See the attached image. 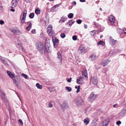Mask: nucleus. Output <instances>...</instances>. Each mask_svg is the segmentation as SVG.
Segmentation results:
<instances>
[{
  "label": "nucleus",
  "mask_w": 126,
  "mask_h": 126,
  "mask_svg": "<svg viewBox=\"0 0 126 126\" xmlns=\"http://www.w3.org/2000/svg\"><path fill=\"white\" fill-rule=\"evenodd\" d=\"M18 122L20 123L21 125L23 124V123L21 120L20 119H19L18 120Z\"/></svg>",
  "instance_id": "nucleus-50"
},
{
  "label": "nucleus",
  "mask_w": 126,
  "mask_h": 126,
  "mask_svg": "<svg viewBox=\"0 0 126 126\" xmlns=\"http://www.w3.org/2000/svg\"><path fill=\"white\" fill-rule=\"evenodd\" d=\"M116 124L117 125L119 126L120 124H121V122L120 121H119L116 122Z\"/></svg>",
  "instance_id": "nucleus-46"
},
{
  "label": "nucleus",
  "mask_w": 126,
  "mask_h": 126,
  "mask_svg": "<svg viewBox=\"0 0 126 126\" xmlns=\"http://www.w3.org/2000/svg\"><path fill=\"white\" fill-rule=\"evenodd\" d=\"M74 23V22H72V20H71L69 22H68V24L69 26V27H70Z\"/></svg>",
  "instance_id": "nucleus-34"
},
{
  "label": "nucleus",
  "mask_w": 126,
  "mask_h": 126,
  "mask_svg": "<svg viewBox=\"0 0 126 126\" xmlns=\"http://www.w3.org/2000/svg\"><path fill=\"white\" fill-rule=\"evenodd\" d=\"M52 41L53 42V43H59V40H58L57 38H52Z\"/></svg>",
  "instance_id": "nucleus-30"
},
{
  "label": "nucleus",
  "mask_w": 126,
  "mask_h": 126,
  "mask_svg": "<svg viewBox=\"0 0 126 126\" xmlns=\"http://www.w3.org/2000/svg\"><path fill=\"white\" fill-rule=\"evenodd\" d=\"M74 14L72 13H69L68 16V17L70 18H72Z\"/></svg>",
  "instance_id": "nucleus-32"
},
{
  "label": "nucleus",
  "mask_w": 126,
  "mask_h": 126,
  "mask_svg": "<svg viewBox=\"0 0 126 126\" xmlns=\"http://www.w3.org/2000/svg\"><path fill=\"white\" fill-rule=\"evenodd\" d=\"M96 31L95 30H94L93 31H91L90 32V34L91 36H93L96 34Z\"/></svg>",
  "instance_id": "nucleus-28"
},
{
  "label": "nucleus",
  "mask_w": 126,
  "mask_h": 126,
  "mask_svg": "<svg viewBox=\"0 0 126 126\" xmlns=\"http://www.w3.org/2000/svg\"><path fill=\"white\" fill-rule=\"evenodd\" d=\"M48 106L49 107L51 108L53 107V105L50 102L49 103Z\"/></svg>",
  "instance_id": "nucleus-47"
},
{
  "label": "nucleus",
  "mask_w": 126,
  "mask_h": 126,
  "mask_svg": "<svg viewBox=\"0 0 126 126\" xmlns=\"http://www.w3.org/2000/svg\"><path fill=\"white\" fill-rule=\"evenodd\" d=\"M90 59L92 61L95 60L96 58V56L94 54H92L89 57Z\"/></svg>",
  "instance_id": "nucleus-16"
},
{
  "label": "nucleus",
  "mask_w": 126,
  "mask_h": 126,
  "mask_svg": "<svg viewBox=\"0 0 126 126\" xmlns=\"http://www.w3.org/2000/svg\"><path fill=\"white\" fill-rule=\"evenodd\" d=\"M97 121V120L96 119H94L92 123V125L93 126H95L96 124V123Z\"/></svg>",
  "instance_id": "nucleus-24"
},
{
  "label": "nucleus",
  "mask_w": 126,
  "mask_h": 126,
  "mask_svg": "<svg viewBox=\"0 0 126 126\" xmlns=\"http://www.w3.org/2000/svg\"><path fill=\"white\" fill-rule=\"evenodd\" d=\"M77 37L76 35H74L72 36V39L74 40H76L77 39Z\"/></svg>",
  "instance_id": "nucleus-40"
},
{
  "label": "nucleus",
  "mask_w": 126,
  "mask_h": 126,
  "mask_svg": "<svg viewBox=\"0 0 126 126\" xmlns=\"http://www.w3.org/2000/svg\"><path fill=\"white\" fill-rule=\"evenodd\" d=\"M36 46L38 50L42 54H44L47 52H50V47L48 45L47 46L46 45L45 46L41 43H37Z\"/></svg>",
  "instance_id": "nucleus-1"
},
{
  "label": "nucleus",
  "mask_w": 126,
  "mask_h": 126,
  "mask_svg": "<svg viewBox=\"0 0 126 126\" xmlns=\"http://www.w3.org/2000/svg\"><path fill=\"white\" fill-rule=\"evenodd\" d=\"M34 16V14L33 13H30L29 15V17L31 18H33Z\"/></svg>",
  "instance_id": "nucleus-33"
},
{
  "label": "nucleus",
  "mask_w": 126,
  "mask_h": 126,
  "mask_svg": "<svg viewBox=\"0 0 126 126\" xmlns=\"http://www.w3.org/2000/svg\"><path fill=\"white\" fill-rule=\"evenodd\" d=\"M113 107H118V105L117 104H116L115 105H113Z\"/></svg>",
  "instance_id": "nucleus-53"
},
{
  "label": "nucleus",
  "mask_w": 126,
  "mask_h": 126,
  "mask_svg": "<svg viewBox=\"0 0 126 126\" xmlns=\"http://www.w3.org/2000/svg\"><path fill=\"white\" fill-rule=\"evenodd\" d=\"M17 44L18 45V47H19L21 46V43L20 41H18L17 43Z\"/></svg>",
  "instance_id": "nucleus-38"
},
{
  "label": "nucleus",
  "mask_w": 126,
  "mask_h": 126,
  "mask_svg": "<svg viewBox=\"0 0 126 126\" xmlns=\"http://www.w3.org/2000/svg\"><path fill=\"white\" fill-rule=\"evenodd\" d=\"M67 18L66 17L62 16L60 20L59 21V23H62L63 22H64L66 20Z\"/></svg>",
  "instance_id": "nucleus-17"
},
{
  "label": "nucleus",
  "mask_w": 126,
  "mask_h": 126,
  "mask_svg": "<svg viewBox=\"0 0 126 126\" xmlns=\"http://www.w3.org/2000/svg\"><path fill=\"white\" fill-rule=\"evenodd\" d=\"M126 114V108H124L119 114V117H123Z\"/></svg>",
  "instance_id": "nucleus-14"
},
{
  "label": "nucleus",
  "mask_w": 126,
  "mask_h": 126,
  "mask_svg": "<svg viewBox=\"0 0 126 126\" xmlns=\"http://www.w3.org/2000/svg\"><path fill=\"white\" fill-rule=\"evenodd\" d=\"M58 43H53V45L55 47V48H56L58 47Z\"/></svg>",
  "instance_id": "nucleus-39"
},
{
  "label": "nucleus",
  "mask_w": 126,
  "mask_h": 126,
  "mask_svg": "<svg viewBox=\"0 0 126 126\" xmlns=\"http://www.w3.org/2000/svg\"><path fill=\"white\" fill-rule=\"evenodd\" d=\"M83 78L82 77H80L79 79H77V83L80 84H83L84 82L82 79Z\"/></svg>",
  "instance_id": "nucleus-13"
},
{
  "label": "nucleus",
  "mask_w": 126,
  "mask_h": 126,
  "mask_svg": "<svg viewBox=\"0 0 126 126\" xmlns=\"http://www.w3.org/2000/svg\"><path fill=\"white\" fill-rule=\"evenodd\" d=\"M115 40H114L112 38H110V43L111 45H115Z\"/></svg>",
  "instance_id": "nucleus-19"
},
{
  "label": "nucleus",
  "mask_w": 126,
  "mask_h": 126,
  "mask_svg": "<svg viewBox=\"0 0 126 126\" xmlns=\"http://www.w3.org/2000/svg\"><path fill=\"white\" fill-rule=\"evenodd\" d=\"M10 31L13 33V34L15 36L19 35L21 34V32L17 28H13L10 29Z\"/></svg>",
  "instance_id": "nucleus-2"
},
{
  "label": "nucleus",
  "mask_w": 126,
  "mask_h": 126,
  "mask_svg": "<svg viewBox=\"0 0 126 126\" xmlns=\"http://www.w3.org/2000/svg\"><path fill=\"white\" fill-rule=\"evenodd\" d=\"M26 19L22 18L21 19V22L22 23H24L25 22Z\"/></svg>",
  "instance_id": "nucleus-44"
},
{
  "label": "nucleus",
  "mask_w": 126,
  "mask_h": 126,
  "mask_svg": "<svg viewBox=\"0 0 126 126\" xmlns=\"http://www.w3.org/2000/svg\"><path fill=\"white\" fill-rule=\"evenodd\" d=\"M122 31L124 32H123V33H124L126 34V29H125L124 30H123Z\"/></svg>",
  "instance_id": "nucleus-55"
},
{
  "label": "nucleus",
  "mask_w": 126,
  "mask_h": 126,
  "mask_svg": "<svg viewBox=\"0 0 126 126\" xmlns=\"http://www.w3.org/2000/svg\"><path fill=\"white\" fill-rule=\"evenodd\" d=\"M62 108L63 110L68 108L69 107V105L67 103L64 102L61 105Z\"/></svg>",
  "instance_id": "nucleus-8"
},
{
  "label": "nucleus",
  "mask_w": 126,
  "mask_h": 126,
  "mask_svg": "<svg viewBox=\"0 0 126 126\" xmlns=\"http://www.w3.org/2000/svg\"><path fill=\"white\" fill-rule=\"evenodd\" d=\"M109 122V120L108 119L105 120L102 123V126H107Z\"/></svg>",
  "instance_id": "nucleus-15"
},
{
  "label": "nucleus",
  "mask_w": 126,
  "mask_h": 126,
  "mask_svg": "<svg viewBox=\"0 0 126 126\" xmlns=\"http://www.w3.org/2000/svg\"><path fill=\"white\" fill-rule=\"evenodd\" d=\"M31 32L32 33L35 34L36 33V31L35 29H33L32 30Z\"/></svg>",
  "instance_id": "nucleus-48"
},
{
  "label": "nucleus",
  "mask_w": 126,
  "mask_h": 126,
  "mask_svg": "<svg viewBox=\"0 0 126 126\" xmlns=\"http://www.w3.org/2000/svg\"><path fill=\"white\" fill-rule=\"evenodd\" d=\"M97 96L96 94H94V93H92L88 98V100L90 102H92L95 99Z\"/></svg>",
  "instance_id": "nucleus-4"
},
{
  "label": "nucleus",
  "mask_w": 126,
  "mask_h": 126,
  "mask_svg": "<svg viewBox=\"0 0 126 126\" xmlns=\"http://www.w3.org/2000/svg\"><path fill=\"white\" fill-rule=\"evenodd\" d=\"M75 103L77 106H79L81 105H83L84 103V100L81 98H78L75 101Z\"/></svg>",
  "instance_id": "nucleus-5"
},
{
  "label": "nucleus",
  "mask_w": 126,
  "mask_h": 126,
  "mask_svg": "<svg viewBox=\"0 0 126 126\" xmlns=\"http://www.w3.org/2000/svg\"><path fill=\"white\" fill-rule=\"evenodd\" d=\"M92 82L93 84L95 85H96L98 82V80L97 78L96 77H94L91 79Z\"/></svg>",
  "instance_id": "nucleus-10"
},
{
  "label": "nucleus",
  "mask_w": 126,
  "mask_h": 126,
  "mask_svg": "<svg viewBox=\"0 0 126 126\" xmlns=\"http://www.w3.org/2000/svg\"><path fill=\"white\" fill-rule=\"evenodd\" d=\"M27 13V11H24V12L23 14V16L22 18L26 19V14Z\"/></svg>",
  "instance_id": "nucleus-29"
},
{
  "label": "nucleus",
  "mask_w": 126,
  "mask_h": 126,
  "mask_svg": "<svg viewBox=\"0 0 126 126\" xmlns=\"http://www.w3.org/2000/svg\"><path fill=\"white\" fill-rule=\"evenodd\" d=\"M78 51L79 53L82 54V53H85L86 51V50L85 47L83 45H81L79 47Z\"/></svg>",
  "instance_id": "nucleus-3"
},
{
  "label": "nucleus",
  "mask_w": 126,
  "mask_h": 126,
  "mask_svg": "<svg viewBox=\"0 0 126 126\" xmlns=\"http://www.w3.org/2000/svg\"><path fill=\"white\" fill-rule=\"evenodd\" d=\"M102 46H103L105 45V43L103 41H102L101 44Z\"/></svg>",
  "instance_id": "nucleus-54"
},
{
  "label": "nucleus",
  "mask_w": 126,
  "mask_h": 126,
  "mask_svg": "<svg viewBox=\"0 0 126 126\" xmlns=\"http://www.w3.org/2000/svg\"><path fill=\"white\" fill-rule=\"evenodd\" d=\"M19 1V0H12L11 2L12 6L11 7L13 8L16 7Z\"/></svg>",
  "instance_id": "nucleus-7"
},
{
  "label": "nucleus",
  "mask_w": 126,
  "mask_h": 126,
  "mask_svg": "<svg viewBox=\"0 0 126 126\" xmlns=\"http://www.w3.org/2000/svg\"><path fill=\"white\" fill-rule=\"evenodd\" d=\"M72 78H70L69 79L67 80V81L68 82H71Z\"/></svg>",
  "instance_id": "nucleus-49"
},
{
  "label": "nucleus",
  "mask_w": 126,
  "mask_h": 126,
  "mask_svg": "<svg viewBox=\"0 0 126 126\" xmlns=\"http://www.w3.org/2000/svg\"><path fill=\"white\" fill-rule=\"evenodd\" d=\"M3 8V6L2 5H0V8Z\"/></svg>",
  "instance_id": "nucleus-62"
},
{
  "label": "nucleus",
  "mask_w": 126,
  "mask_h": 126,
  "mask_svg": "<svg viewBox=\"0 0 126 126\" xmlns=\"http://www.w3.org/2000/svg\"><path fill=\"white\" fill-rule=\"evenodd\" d=\"M10 11L12 12H14L15 11V10L13 9H11L10 10Z\"/></svg>",
  "instance_id": "nucleus-59"
},
{
  "label": "nucleus",
  "mask_w": 126,
  "mask_h": 126,
  "mask_svg": "<svg viewBox=\"0 0 126 126\" xmlns=\"http://www.w3.org/2000/svg\"><path fill=\"white\" fill-rule=\"evenodd\" d=\"M89 122V121L88 118H85L83 120V122L85 125H88Z\"/></svg>",
  "instance_id": "nucleus-20"
},
{
  "label": "nucleus",
  "mask_w": 126,
  "mask_h": 126,
  "mask_svg": "<svg viewBox=\"0 0 126 126\" xmlns=\"http://www.w3.org/2000/svg\"><path fill=\"white\" fill-rule=\"evenodd\" d=\"M110 61L108 60H107L105 61L102 63L103 66H106Z\"/></svg>",
  "instance_id": "nucleus-23"
},
{
  "label": "nucleus",
  "mask_w": 126,
  "mask_h": 126,
  "mask_svg": "<svg viewBox=\"0 0 126 126\" xmlns=\"http://www.w3.org/2000/svg\"><path fill=\"white\" fill-rule=\"evenodd\" d=\"M1 98H4V97H5V94L3 92L1 93Z\"/></svg>",
  "instance_id": "nucleus-42"
},
{
  "label": "nucleus",
  "mask_w": 126,
  "mask_h": 126,
  "mask_svg": "<svg viewBox=\"0 0 126 126\" xmlns=\"http://www.w3.org/2000/svg\"><path fill=\"white\" fill-rule=\"evenodd\" d=\"M57 58H58L60 60V64L61 65L62 63V56L61 53L60 52H58L57 53Z\"/></svg>",
  "instance_id": "nucleus-11"
},
{
  "label": "nucleus",
  "mask_w": 126,
  "mask_h": 126,
  "mask_svg": "<svg viewBox=\"0 0 126 126\" xmlns=\"http://www.w3.org/2000/svg\"><path fill=\"white\" fill-rule=\"evenodd\" d=\"M47 32L50 36H51L52 31V26L51 25H49L48 27L47 28Z\"/></svg>",
  "instance_id": "nucleus-12"
},
{
  "label": "nucleus",
  "mask_w": 126,
  "mask_h": 126,
  "mask_svg": "<svg viewBox=\"0 0 126 126\" xmlns=\"http://www.w3.org/2000/svg\"><path fill=\"white\" fill-rule=\"evenodd\" d=\"M7 72L8 74L11 78L13 79L14 77V75L11 72L9 71H7Z\"/></svg>",
  "instance_id": "nucleus-18"
},
{
  "label": "nucleus",
  "mask_w": 126,
  "mask_h": 126,
  "mask_svg": "<svg viewBox=\"0 0 126 126\" xmlns=\"http://www.w3.org/2000/svg\"><path fill=\"white\" fill-rule=\"evenodd\" d=\"M21 47V50L22 51H24L25 50L24 49V48L22 46L20 47Z\"/></svg>",
  "instance_id": "nucleus-57"
},
{
  "label": "nucleus",
  "mask_w": 126,
  "mask_h": 126,
  "mask_svg": "<svg viewBox=\"0 0 126 126\" xmlns=\"http://www.w3.org/2000/svg\"><path fill=\"white\" fill-rule=\"evenodd\" d=\"M2 100H3L5 102L7 103L8 102V101L7 99L5 97H4V98H2Z\"/></svg>",
  "instance_id": "nucleus-41"
},
{
  "label": "nucleus",
  "mask_w": 126,
  "mask_h": 126,
  "mask_svg": "<svg viewBox=\"0 0 126 126\" xmlns=\"http://www.w3.org/2000/svg\"><path fill=\"white\" fill-rule=\"evenodd\" d=\"M4 59V58L3 57L0 56V59L1 61H2Z\"/></svg>",
  "instance_id": "nucleus-52"
},
{
  "label": "nucleus",
  "mask_w": 126,
  "mask_h": 126,
  "mask_svg": "<svg viewBox=\"0 0 126 126\" xmlns=\"http://www.w3.org/2000/svg\"><path fill=\"white\" fill-rule=\"evenodd\" d=\"M29 22L30 23L29 25L27 26L26 29V30L28 31H29L30 30V28H31L32 25V24L31 22H27V23H28Z\"/></svg>",
  "instance_id": "nucleus-21"
},
{
  "label": "nucleus",
  "mask_w": 126,
  "mask_h": 126,
  "mask_svg": "<svg viewBox=\"0 0 126 126\" xmlns=\"http://www.w3.org/2000/svg\"><path fill=\"white\" fill-rule=\"evenodd\" d=\"M30 0H28V1H27V0H26V2H29L30 1Z\"/></svg>",
  "instance_id": "nucleus-64"
},
{
  "label": "nucleus",
  "mask_w": 126,
  "mask_h": 126,
  "mask_svg": "<svg viewBox=\"0 0 126 126\" xmlns=\"http://www.w3.org/2000/svg\"><path fill=\"white\" fill-rule=\"evenodd\" d=\"M101 41H100L99 42H98L97 44V45H100L101 44Z\"/></svg>",
  "instance_id": "nucleus-56"
},
{
  "label": "nucleus",
  "mask_w": 126,
  "mask_h": 126,
  "mask_svg": "<svg viewBox=\"0 0 126 126\" xmlns=\"http://www.w3.org/2000/svg\"><path fill=\"white\" fill-rule=\"evenodd\" d=\"M35 13L36 14H39L40 13V10L39 8H37L35 10Z\"/></svg>",
  "instance_id": "nucleus-25"
},
{
  "label": "nucleus",
  "mask_w": 126,
  "mask_h": 126,
  "mask_svg": "<svg viewBox=\"0 0 126 126\" xmlns=\"http://www.w3.org/2000/svg\"><path fill=\"white\" fill-rule=\"evenodd\" d=\"M36 86L38 88L41 89L42 88V85H40L39 83H37L36 85Z\"/></svg>",
  "instance_id": "nucleus-27"
},
{
  "label": "nucleus",
  "mask_w": 126,
  "mask_h": 126,
  "mask_svg": "<svg viewBox=\"0 0 126 126\" xmlns=\"http://www.w3.org/2000/svg\"><path fill=\"white\" fill-rule=\"evenodd\" d=\"M79 0L80 2H84L85 0Z\"/></svg>",
  "instance_id": "nucleus-61"
},
{
  "label": "nucleus",
  "mask_w": 126,
  "mask_h": 126,
  "mask_svg": "<svg viewBox=\"0 0 126 126\" xmlns=\"http://www.w3.org/2000/svg\"><path fill=\"white\" fill-rule=\"evenodd\" d=\"M113 53V52L112 51H110L108 54V57H110L112 55Z\"/></svg>",
  "instance_id": "nucleus-35"
},
{
  "label": "nucleus",
  "mask_w": 126,
  "mask_h": 126,
  "mask_svg": "<svg viewBox=\"0 0 126 126\" xmlns=\"http://www.w3.org/2000/svg\"><path fill=\"white\" fill-rule=\"evenodd\" d=\"M58 6V5H55L51 9V11L52 12H54L55 11V8L56 7H57Z\"/></svg>",
  "instance_id": "nucleus-22"
},
{
  "label": "nucleus",
  "mask_w": 126,
  "mask_h": 126,
  "mask_svg": "<svg viewBox=\"0 0 126 126\" xmlns=\"http://www.w3.org/2000/svg\"><path fill=\"white\" fill-rule=\"evenodd\" d=\"M21 76L23 77L25 79H27V77H28V76L26 74H22L21 75Z\"/></svg>",
  "instance_id": "nucleus-37"
},
{
  "label": "nucleus",
  "mask_w": 126,
  "mask_h": 126,
  "mask_svg": "<svg viewBox=\"0 0 126 126\" xmlns=\"http://www.w3.org/2000/svg\"><path fill=\"white\" fill-rule=\"evenodd\" d=\"M84 27L86 29L88 27L87 25L86 24H84Z\"/></svg>",
  "instance_id": "nucleus-58"
},
{
  "label": "nucleus",
  "mask_w": 126,
  "mask_h": 126,
  "mask_svg": "<svg viewBox=\"0 0 126 126\" xmlns=\"http://www.w3.org/2000/svg\"><path fill=\"white\" fill-rule=\"evenodd\" d=\"M109 19L110 23L112 25H114L115 20L114 17L112 16H110L109 17Z\"/></svg>",
  "instance_id": "nucleus-6"
},
{
  "label": "nucleus",
  "mask_w": 126,
  "mask_h": 126,
  "mask_svg": "<svg viewBox=\"0 0 126 126\" xmlns=\"http://www.w3.org/2000/svg\"><path fill=\"white\" fill-rule=\"evenodd\" d=\"M4 22L3 21L0 20V24L1 25H2L3 24H4Z\"/></svg>",
  "instance_id": "nucleus-51"
},
{
  "label": "nucleus",
  "mask_w": 126,
  "mask_h": 126,
  "mask_svg": "<svg viewBox=\"0 0 126 126\" xmlns=\"http://www.w3.org/2000/svg\"><path fill=\"white\" fill-rule=\"evenodd\" d=\"M13 80H14V82H15V83H16V81L15 80V79H13Z\"/></svg>",
  "instance_id": "nucleus-63"
},
{
  "label": "nucleus",
  "mask_w": 126,
  "mask_h": 126,
  "mask_svg": "<svg viewBox=\"0 0 126 126\" xmlns=\"http://www.w3.org/2000/svg\"><path fill=\"white\" fill-rule=\"evenodd\" d=\"M61 37L62 38H64L66 36L63 33H62L60 35Z\"/></svg>",
  "instance_id": "nucleus-36"
},
{
  "label": "nucleus",
  "mask_w": 126,
  "mask_h": 126,
  "mask_svg": "<svg viewBox=\"0 0 126 126\" xmlns=\"http://www.w3.org/2000/svg\"><path fill=\"white\" fill-rule=\"evenodd\" d=\"M65 90L67 92H70L72 90V88L70 87L66 86L65 87Z\"/></svg>",
  "instance_id": "nucleus-26"
},
{
  "label": "nucleus",
  "mask_w": 126,
  "mask_h": 126,
  "mask_svg": "<svg viewBox=\"0 0 126 126\" xmlns=\"http://www.w3.org/2000/svg\"><path fill=\"white\" fill-rule=\"evenodd\" d=\"M82 77L87 79L88 77V74L87 70L85 69H83L82 70Z\"/></svg>",
  "instance_id": "nucleus-9"
},
{
  "label": "nucleus",
  "mask_w": 126,
  "mask_h": 126,
  "mask_svg": "<svg viewBox=\"0 0 126 126\" xmlns=\"http://www.w3.org/2000/svg\"><path fill=\"white\" fill-rule=\"evenodd\" d=\"M3 63L6 65H7L8 63L6 60L4 59L2 61Z\"/></svg>",
  "instance_id": "nucleus-45"
},
{
  "label": "nucleus",
  "mask_w": 126,
  "mask_h": 126,
  "mask_svg": "<svg viewBox=\"0 0 126 126\" xmlns=\"http://www.w3.org/2000/svg\"><path fill=\"white\" fill-rule=\"evenodd\" d=\"M43 33H41L40 34V37H43Z\"/></svg>",
  "instance_id": "nucleus-60"
},
{
  "label": "nucleus",
  "mask_w": 126,
  "mask_h": 126,
  "mask_svg": "<svg viewBox=\"0 0 126 126\" xmlns=\"http://www.w3.org/2000/svg\"><path fill=\"white\" fill-rule=\"evenodd\" d=\"M77 22L78 24H80L82 22V21L80 19H78L77 20Z\"/></svg>",
  "instance_id": "nucleus-43"
},
{
  "label": "nucleus",
  "mask_w": 126,
  "mask_h": 126,
  "mask_svg": "<svg viewBox=\"0 0 126 126\" xmlns=\"http://www.w3.org/2000/svg\"><path fill=\"white\" fill-rule=\"evenodd\" d=\"M80 86L79 85L78 86H75V88L76 89H77V90L76 92L77 93H78L79 92L80 89Z\"/></svg>",
  "instance_id": "nucleus-31"
}]
</instances>
